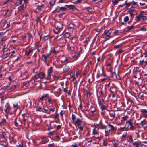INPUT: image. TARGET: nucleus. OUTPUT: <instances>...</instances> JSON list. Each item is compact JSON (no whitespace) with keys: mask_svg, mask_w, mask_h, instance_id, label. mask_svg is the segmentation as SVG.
<instances>
[{"mask_svg":"<svg viewBox=\"0 0 147 147\" xmlns=\"http://www.w3.org/2000/svg\"><path fill=\"white\" fill-rule=\"evenodd\" d=\"M127 123L130 125V129L132 130H133L134 129V127L133 126L132 122L130 121H127Z\"/></svg>","mask_w":147,"mask_h":147,"instance_id":"9b49d317","label":"nucleus"},{"mask_svg":"<svg viewBox=\"0 0 147 147\" xmlns=\"http://www.w3.org/2000/svg\"><path fill=\"white\" fill-rule=\"evenodd\" d=\"M7 46L5 44L3 46V48L2 50V52H3V53H4V52L6 51V50H7Z\"/></svg>","mask_w":147,"mask_h":147,"instance_id":"aec40b11","label":"nucleus"},{"mask_svg":"<svg viewBox=\"0 0 147 147\" xmlns=\"http://www.w3.org/2000/svg\"><path fill=\"white\" fill-rule=\"evenodd\" d=\"M141 72V70L140 69V68L138 67H136L135 69L134 70V72Z\"/></svg>","mask_w":147,"mask_h":147,"instance_id":"c756f323","label":"nucleus"},{"mask_svg":"<svg viewBox=\"0 0 147 147\" xmlns=\"http://www.w3.org/2000/svg\"><path fill=\"white\" fill-rule=\"evenodd\" d=\"M80 123H76V124H77L78 128L80 129V130L82 131L83 130V127L80 124Z\"/></svg>","mask_w":147,"mask_h":147,"instance_id":"b1692460","label":"nucleus"},{"mask_svg":"<svg viewBox=\"0 0 147 147\" xmlns=\"http://www.w3.org/2000/svg\"><path fill=\"white\" fill-rule=\"evenodd\" d=\"M110 33H107V34H105L106 35V36L105 38V39L107 40L110 38Z\"/></svg>","mask_w":147,"mask_h":147,"instance_id":"2f4dec72","label":"nucleus"},{"mask_svg":"<svg viewBox=\"0 0 147 147\" xmlns=\"http://www.w3.org/2000/svg\"><path fill=\"white\" fill-rule=\"evenodd\" d=\"M67 40L65 38H61L58 40L60 46H64L65 45Z\"/></svg>","mask_w":147,"mask_h":147,"instance_id":"7ed1b4c3","label":"nucleus"},{"mask_svg":"<svg viewBox=\"0 0 147 147\" xmlns=\"http://www.w3.org/2000/svg\"><path fill=\"white\" fill-rule=\"evenodd\" d=\"M44 99V98H42V96L41 97H40L38 100V102H42L43 100Z\"/></svg>","mask_w":147,"mask_h":147,"instance_id":"3c124183","label":"nucleus"},{"mask_svg":"<svg viewBox=\"0 0 147 147\" xmlns=\"http://www.w3.org/2000/svg\"><path fill=\"white\" fill-rule=\"evenodd\" d=\"M87 10L89 12H92V8L90 7H88L87 8Z\"/></svg>","mask_w":147,"mask_h":147,"instance_id":"09e8293b","label":"nucleus"},{"mask_svg":"<svg viewBox=\"0 0 147 147\" xmlns=\"http://www.w3.org/2000/svg\"><path fill=\"white\" fill-rule=\"evenodd\" d=\"M41 60L42 61H44L45 62L47 61V57L45 55H42V59Z\"/></svg>","mask_w":147,"mask_h":147,"instance_id":"dca6fc26","label":"nucleus"},{"mask_svg":"<svg viewBox=\"0 0 147 147\" xmlns=\"http://www.w3.org/2000/svg\"><path fill=\"white\" fill-rule=\"evenodd\" d=\"M5 111L6 113H7L10 110V105L8 103H7L5 105Z\"/></svg>","mask_w":147,"mask_h":147,"instance_id":"6e6552de","label":"nucleus"},{"mask_svg":"<svg viewBox=\"0 0 147 147\" xmlns=\"http://www.w3.org/2000/svg\"><path fill=\"white\" fill-rule=\"evenodd\" d=\"M6 121L5 119H2L1 122V125H4L6 124Z\"/></svg>","mask_w":147,"mask_h":147,"instance_id":"cd10ccee","label":"nucleus"},{"mask_svg":"<svg viewBox=\"0 0 147 147\" xmlns=\"http://www.w3.org/2000/svg\"><path fill=\"white\" fill-rule=\"evenodd\" d=\"M129 20V17L128 16H125L124 19V21L125 22H127Z\"/></svg>","mask_w":147,"mask_h":147,"instance_id":"de8ad7c7","label":"nucleus"},{"mask_svg":"<svg viewBox=\"0 0 147 147\" xmlns=\"http://www.w3.org/2000/svg\"><path fill=\"white\" fill-rule=\"evenodd\" d=\"M71 147H78L77 145L75 143L73 144Z\"/></svg>","mask_w":147,"mask_h":147,"instance_id":"774afa93","label":"nucleus"},{"mask_svg":"<svg viewBox=\"0 0 147 147\" xmlns=\"http://www.w3.org/2000/svg\"><path fill=\"white\" fill-rule=\"evenodd\" d=\"M55 2V0H51L49 2V4L51 6H53L54 5Z\"/></svg>","mask_w":147,"mask_h":147,"instance_id":"a878e982","label":"nucleus"},{"mask_svg":"<svg viewBox=\"0 0 147 147\" xmlns=\"http://www.w3.org/2000/svg\"><path fill=\"white\" fill-rule=\"evenodd\" d=\"M81 1H82V0H77L76 1H75V2H74V3L75 4H77L79 3Z\"/></svg>","mask_w":147,"mask_h":147,"instance_id":"e2e57ef3","label":"nucleus"},{"mask_svg":"<svg viewBox=\"0 0 147 147\" xmlns=\"http://www.w3.org/2000/svg\"><path fill=\"white\" fill-rule=\"evenodd\" d=\"M60 76V74L57 71L55 72L54 75V77L57 78H59Z\"/></svg>","mask_w":147,"mask_h":147,"instance_id":"2eb2a0df","label":"nucleus"},{"mask_svg":"<svg viewBox=\"0 0 147 147\" xmlns=\"http://www.w3.org/2000/svg\"><path fill=\"white\" fill-rule=\"evenodd\" d=\"M52 67H50L49 69L48 70V72H49V73H52Z\"/></svg>","mask_w":147,"mask_h":147,"instance_id":"bf43d9fd","label":"nucleus"},{"mask_svg":"<svg viewBox=\"0 0 147 147\" xmlns=\"http://www.w3.org/2000/svg\"><path fill=\"white\" fill-rule=\"evenodd\" d=\"M13 107L16 110L18 108V105L17 104H13Z\"/></svg>","mask_w":147,"mask_h":147,"instance_id":"603ef678","label":"nucleus"},{"mask_svg":"<svg viewBox=\"0 0 147 147\" xmlns=\"http://www.w3.org/2000/svg\"><path fill=\"white\" fill-rule=\"evenodd\" d=\"M7 38H6V36H3L2 38L1 41L3 42H4L5 41L7 40Z\"/></svg>","mask_w":147,"mask_h":147,"instance_id":"37998d69","label":"nucleus"},{"mask_svg":"<svg viewBox=\"0 0 147 147\" xmlns=\"http://www.w3.org/2000/svg\"><path fill=\"white\" fill-rule=\"evenodd\" d=\"M113 2L114 5H116L117 4L118 1L117 0H114L113 1Z\"/></svg>","mask_w":147,"mask_h":147,"instance_id":"6e6d98bb","label":"nucleus"},{"mask_svg":"<svg viewBox=\"0 0 147 147\" xmlns=\"http://www.w3.org/2000/svg\"><path fill=\"white\" fill-rule=\"evenodd\" d=\"M42 142L43 143H45L47 142L46 141V138L43 137L42 138Z\"/></svg>","mask_w":147,"mask_h":147,"instance_id":"4c0bfd02","label":"nucleus"},{"mask_svg":"<svg viewBox=\"0 0 147 147\" xmlns=\"http://www.w3.org/2000/svg\"><path fill=\"white\" fill-rule=\"evenodd\" d=\"M43 109L44 110V111H42V112H44L49 114L50 113L49 112H48V109H46L45 108H43Z\"/></svg>","mask_w":147,"mask_h":147,"instance_id":"49530a36","label":"nucleus"},{"mask_svg":"<svg viewBox=\"0 0 147 147\" xmlns=\"http://www.w3.org/2000/svg\"><path fill=\"white\" fill-rule=\"evenodd\" d=\"M63 24L61 22H58L57 24H56L55 25L56 28L57 30H60L62 28Z\"/></svg>","mask_w":147,"mask_h":147,"instance_id":"39448f33","label":"nucleus"},{"mask_svg":"<svg viewBox=\"0 0 147 147\" xmlns=\"http://www.w3.org/2000/svg\"><path fill=\"white\" fill-rule=\"evenodd\" d=\"M49 38V37L48 36H45L43 37V40H47Z\"/></svg>","mask_w":147,"mask_h":147,"instance_id":"8fccbe9b","label":"nucleus"},{"mask_svg":"<svg viewBox=\"0 0 147 147\" xmlns=\"http://www.w3.org/2000/svg\"><path fill=\"white\" fill-rule=\"evenodd\" d=\"M56 48H57V47H54L53 48L52 51H51V53H53L55 54L56 53L58 52L56 50H55Z\"/></svg>","mask_w":147,"mask_h":147,"instance_id":"72a5a7b5","label":"nucleus"},{"mask_svg":"<svg viewBox=\"0 0 147 147\" xmlns=\"http://www.w3.org/2000/svg\"><path fill=\"white\" fill-rule=\"evenodd\" d=\"M43 5H42L38 6L36 8L39 11H40L41 10V8L42 7Z\"/></svg>","mask_w":147,"mask_h":147,"instance_id":"c9c22d12","label":"nucleus"},{"mask_svg":"<svg viewBox=\"0 0 147 147\" xmlns=\"http://www.w3.org/2000/svg\"><path fill=\"white\" fill-rule=\"evenodd\" d=\"M108 126L110 128L109 130V131H115L117 129L114 127L113 126L110 124L108 125Z\"/></svg>","mask_w":147,"mask_h":147,"instance_id":"ddd939ff","label":"nucleus"},{"mask_svg":"<svg viewBox=\"0 0 147 147\" xmlns=\"http://www.w3.org/2000/svg\"><path fill=\"white\" fill-rule=\"evenodd\" d=\"M140 111L142 113H147V110L145 109H141Z\"/></svg>","mask_w":147,"mask_h":147,"instance_id":"a19ab883","label":"nucleus"},{"mask_svg":"<svg viewBox=\"0 0 147 147\" xmlns=\"http://www.w3.org/2000/svg\"><path fill=\"white\" fill-rule=\"evenodd\" d=\"M102 88L101 87H100L98 88V90H99V92L100 93L101 96H102L103 95V93L102 90Z\"/></svg>","mask_w":147,"mask_h":147,"instance_id":"7c9ffc66","label":"nucleus"},{"mask_svg":"<svg viewBox=\"0 0 147 147\" xmlns=\"http://www.w3.org/2000/svg\"><path fill=\"white\" fill-rule=\"evenodd\" d=\"M38 74L39 76V78L40 79H42L44 78L45 74L44 73L41 72Z\"/></svg>","mask_w":147,"mask_h":147,"instance_id":"4468645a","label":"nucleus"},{"mask_svg":"<svg viewBox=\"0 0 147 147\" xmlns=\"http://www.w3.org/2000/svg\"><path fill=\"white\" fill-rule=\"evenodd\" d=\"M80 72L79 70H78L76 72V75L77 77H78V76L80 74Z\"/></svg>","mask_w":147,"mask_h":147,"instance_id":"680f3d73","label":"nucleus"},{"mask_svg":"<svg viewBox=\"0 0 147 147\" xmlns=\"http://www.w3.org/2000/svg\"><path fill=\"white\" fill-rule=\"evenodd\" d=\"M37 111H40V112H41V111H42H42H43L42 108L41 107H38L37 109Z\"/></svg>","mask_w":147,"mask_h":147,"instance_id":"13d9d810","label":"nucleus"},{"mask_svg":"<svg viewBox=\"0 0 147 147\" xmlns=\"http://www.w3.org/2000/svg\"><path fill=\"white\" fill-rule=\"evenodd\" d=\"M17 147H23V144L22 141L19 142L18 145H17Z\"/></svg>","mask_w":147,"mask_h":147,"instance_id":"c85d7f7f","label":"nucleus"},{"mask_svg":"<svg viewBox=\"0 0 147 147\" xmlns=\"http://www.w3.org/2000/svg\"><path fill=\"white\" fill-rule=\"evenodd\" d=\"M127 133L126 132H124L122 135V138H125L126 137Z\"/></svg>","mask_w":147,"mask_h":147,"instance_id":"864d4df0","label":"nucleus"},{"mask_svg":"<svg viewBox=\"0 0 147 147\" xmlns=\"http://www.w3.org/2000/svg\"><path fill=\"white\" fill-rule=\"evenodd\" d=\"M49 95L48 94H47L45 95H43V96H42V98H43L44 99L46 97H47Z\"/></svg>","mask_w":147,"mask_h":147,"instance_id":"4d7b16f0","label":"nucleus"},{"mask_svg":"<svg viewBox=\"0 0 147 147\" xmlns=\"http://www.w3.org/2000/svg\"><path fill=\"white\" fill-rule=\"evenodd\" d=\"M55 11H56L57 12H59L60 11H61L60 9V7L58 6L55 9Z\"/></svg>","mask_w":147,"mask_h":147,"instance_id":"58836bf2","label":"nucleus"},{"mask_svg":"<svg viewBox=\"0 0 147 147\" xmlns=\"http://www.w3.org/2000/svg\"><path fill=\"white\" fill-rule=\"evenodd\" d=\"M28 38L29 42L30 39L32 38V36L31 34H28Z\"/></svg>","mask_w":147,"mask_h":147,"instance_id":"79ce46f5","label":"nucleus"},{"mask_svg":"<svg viewBox=\"0 0 147 147\" xmlns=\"http://www.w3.org/2000/svg\"><path fill=\"white\" fill-rule=\"evenodd\" d=\"M70 36V34L69 33L66 32L64 35V37L63 38H65V39L66 38H69V37Z\"/></svg>","mask_w":147,"mask_h":147,"instance_id":"4be33fe9","label":"nucleus"},{"mask_svg":"<svg viewBox=\"0 0 147 147\" xmlns=\"http://www.w3.org/2000/svg\"><path fill=\"white\" fill-rule=\"evenodd\" d=\"M51 73L47 72V76L46 78V79L47 80H49L50 79L51 77Z\"/></svg>","mask_w":147,"mask_h":147,"instance_id":"393cba45","label":"nucleus"},{"mask_svg":"<svg viewBox=\"0 0 147 147\" xmlns=\"http://www.w3.org/2000/svg\"><path fill=\"white\" fill-rule=\"evenodd\" d=\"M33 49L31 48L29 50L28 52L26 51L25 52V54L27 56H28L30 53L33 52Z\"/></svg>","mask_w":147,"mask_h":147,"instance_id":"f3484780","label":"nucleus"},{"mask_svg":"<svg viewBox=\"0 0 147 147\" xmlns=\"http://www.w3.org/2000/svg\"><path fill=\"white\" fill-rule=\"evenodd\" d=\"M99 132L97 131V130L96 129V128H94L93 130L92 133L94 135H96L98 134Z\"/></svg>","mask_w":147,"mask_h":147,"instance_id":"6ab92c4d","label":"nucleus"},{"mask_svg":"<svg viewBox=\"0 0 147 147\" xmlns=\"http://www.w3.org/2000/svg\"><path fill=\"white\" fill-rule=\"evenodd\" d=\"M110 131H109V130H107V131L105 130V136H108L109 134Z\"/></svg>","mask_w":147,"mask_h":147,"instance_id":"e433bc0d","label":"nucleus"},{"mask_svg":"<svg viewBox=\"0 0 147 147\" xmlns=\"http://www.w3.org/2000/svg\"><path fill=\"white\" fill-rule=\"evenodd\" d=\"M133 74L134 77L135 78L140 79L141 72H134Z\"/></svg>","mask_w":147,"mask_h":147,"instance_id":"20e7f679","label":"nucleus"},{"mask_svg":"<svg viewBox=\"0 0 147 147\" xmlns=\"http://www.w3.org/2000/svg\"><path fill=\"white\" fill-rule=\"evenodd\" d=\"M59 59L61 63L66 62L67 60V58L64 55H63L61 57H60Z\"/></svg>","mask_w":147,"mask_h":147,"instance_id":"0eeeda50","label":"nucleus"},{"mask_svg":"<svg viewBox=\"0 0 147 147\" xmlns=\"http://www.w3.org/2000/svg\"><path fill=\"white\" fill-rule=\"evenodd\" d=\"M23 85L26 87H28L29 85V82L28 81L25 82L24 83Z\"/></svg>","mask_w":147,"mask_h":147,"instance_id":"473e14b6","label":"nucleus"},{"mask_svg":"<svg viewBox=\"0 0 147 147\" xmlns=\"http://www.w3.org/2000/svg\"><path fill=\"white\" fill-rule=\"evenodd\" d=\"M6 137L5 133V132H2V137L3 138H6Z\"/></svg>","mask_w":147,"mask_h":147,"instance_id":"ea45409f","label":"nucleus"},{"mask_svg":"<svg viewBox=\"0 0 147 147\" xmlns=\"http://www.w3.org/2000/svg\"><path fill=\"white\" fill-rule=\"evenodd\" d=\"M59 30H57V29H56V30H54V32L55 34H59V33L60 32Z\"/></svg>","mask_w":147,"mask_h":147,"instance_id":"5fc2aeb1","label":"nucleus"},{"mask_svg":"<svg viewBox=\"0 0 147 147\" xmlns=\"http://www.w3.org/2000/svg\"><path fill=\"white\" fill-rule=\"evenodd\" d=\"M24 1V3L23 5H21V6H19L18 8V10L20 11H21L22 10H24L26 6V0H23ZM19 1V3L20 4L22 3V0H18Z\"/></svg>","mask_w":147,"mask_h":147,"instance_id":"f257e3e1","label":"nucleus"},{"mask_svg":"<svg viewBox=\"0 0 147 147\" xmlns=\"http://www.w3.org/2000/svg\"><path fill=\"white\" fill-rule=\"evenodd\" d=\"M136 18L139 20L145 21L146 20V17L142 14H140L139 16H137Z\"/></svg>","mask_w":147,"mask_h":147,"instance_id":"423d86ee","label":"nucleus"},{"mask_svg":"<svg viewBox=\"0 0 147 147\" xmlns=\"http://www.w3.org/2000/svg\"><path fill=\"white\" fill-rule=\"evenodd\" d=\"M68 49L70 51H73L74 50V47H72L69 46L68 47Z\"/></svg>","mask_w":147,"mask_h":147,"instance_id":"a18cd8bd","label":"nucleus"},{"mask_svg":"<svg viewBox=\"0 0 147 147\" xmlns=\"http://www.w3.org/2000/svg\"><path fill=\"white\" fill-rule=\"evenodd\" d=\"M79 55V54L78 53H77L75 54L74 55V57H76V58L77 59Z\"/></svg>","mask_w":147,"mask_h":147,"instance_id":"69168bd1","label":"nucleus"},{"mask_svg":"<svg viewBox=\"0 0 147 147\" xmlns=\"http://www.w3.org/2000/svg\"><path fill=\"white\" fill-rule=\"evenodd\" d=\"M109 114L110 115V116L113 117V119L115 117V112L113 111H112Z\"/></svg>","mask_w":147,"mask_h":147,"instance_id":"a211bd4d","label":"nucleus"},{"mask_svg":"<svg viewBox=\"0 0 147 147\" xmlns=\"http://www.w3.org/2000/svg\"><path fill=\"white\" fill-rule=\"evenodd\" d=\"M133 144L135 147H142V145L137 141L133 143Z\"/></svg>","mask_w":147,"mask_h":147,"instance_id":"1a4fd4ad","label":"nucleus"},{"mask_svg":"<svg viewBox=\"0 0 147 147\" xmlns=\"http://www.w3.org/2000/svg\"><path fill=\"white\" fill-rule=\"evenodd\" d=\"M61 11H64L67 9V7L65 6V5L64 7H60Z\"/></svg>","mask_w":147,"mask_h":147,"instance_id":"f704fd0d","label":"nucleus"},{"mask_svg":"<svg viewBox=\"0 0 147 147\" xmlns=\"http://www.w3.org/2000/svg\"><path fill=\"white\" fill-rule=\"evenodd\" d=\"M64 72H65L68 71L69 69V66L66 65H65L63 68Z\"/></svg>","mask_w":147,"mask_h":147,"instance_id":"f8f14e48","label":"nucleus"},{"mask_svg":"<svg viewBox=\"0 0 147 147\" xmlns=\"http://www.w3.org/2000/svg\"><path fill=\"white\" fill-rule=\"evenodd\" d=\"M129 139L131 141V142H133V140L132 139V136L131 135H130L129 136Z\"/></svg>","mask_w":147,"mask_h":147,"instance_id":"0e129e2a","label":"nucleus"},{"mask_svg":"<svg viewBox=\"0 0 147 147\" xmlns=\"http://www.w3.org/2000/svg\"><path fill=\"white\" fill-rule=\"evenodd\" d=\"M6 22L5 20L3 21V22L2 23V26L4 27L5 28V26Z\"/></svg>","mask_w":147,"mask_h":147,"instance_id":"c03bdc74","label":"nucleus"},{"mask_svg":"<svg viewBox=\"0 0 147 147\" xmlns=\"http://www.w3.org/2000/svg\"><path fill=\"white\" fill-rule=\"evenodd\" d=\"M71 118L73 121L72 123L74 124H76V123L82 122V120L79 119L78 118H77L76 120V116L73 114H72Z\"/></svg>","mask_w":147,"mask_h":147,"instance_id":"f03ea898","label":"nucleus"},{"mask_svg":"<svg viewBox=\"0 0 147 147\" xmlns=\"http://www.w3.org/2000/svg\"><path fill=\"white\" fill-rule=\"evenodd\" d=\"M128 118V117L127 116H126L125 117H123L122 118V119L123 121H124L125 120H126L127 118Z\"/></svg>","mask_w":147,"mask_h":147,"instance_id":"052dcab7","label":"nucleus"},{"mask_svg":"<svg viewBox=\"0 0 147 147\" xmlns=\"http://www.w3.org/2000/svg\"><path fill=\"white\" fill-rule=\"evenodd\" d=\"M38 78H39V76L37 74L34 76V77L33 78V79L34 80V81H36V80Z\"/></svg>","mask_w":147,"mask_h":147,"instance_id":"bb28decb","label":"nucleus"},{"mask_svg":"<svg viewBox=\"0 0 147 147\" xmlns=\"http://www.w3.org/2000/svg\"><path fill=\"white\" fill-rule=\"evenodd\" d=\"M10 53H6L3 55V57L4 58H5L9 56H10Z\"/></svg>","mask_w":147,"mask_h":147,"instance_id":"5701e85b","label":"nucleus"},{"mask_svg":"<svg viewBox=\"0 0 147 147\" xmlns=\"http://www.w3.org/2000/svg\"><path fill=\"white\" fill-rule=\"evenodd\" d=\"M1 145H3L4 147H6L7 145V143L6 141L5 140L3 142H2L1 143Z\"/></svg>","mask_w":147,"mask_h":147,"instance_id":"412c9836","label":"nucleus"},{"mask_svg":"<svg viewBox=\"0 0 147 147\" xmlns=\"http://www.w3.org/2000/svg\"><path fill=\"white\" fill-rule=\"evenodd\" d=\"M52 100V99L51 98H49L48 99V101L49 103H51V101Z\"/></svg>","mask_w":147,"mask_h":147,"instance_id":"338daca9","label":"nucleus"},{"mask_svg":"<svg viewBox=\"0 0 147 147\" xmlns=\"http://www.w3.org/2000/svg\"><path fill=\"white\" fill-rule=\"evenodd\" d=\"M65 6L67 7L69 9H72L73 10H74L76 9V8L75 7L72 5H65Z\"/></svg>","mask_w":147,"mask_h":147,"instance_id":"9d476101","label":"nucleus"}]
</instances>
